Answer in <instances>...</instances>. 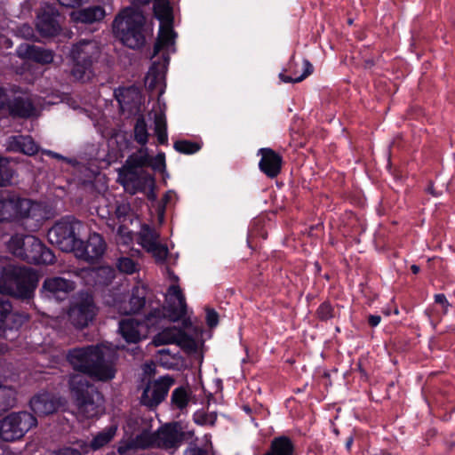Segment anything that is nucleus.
I'll return each instance as SVG.
<instances>
[{"label": "nucleus", "instance_id": "obj_1", "mask_svg": "<svg viewBox=\"0 0 455 455\" xmlns=\"http://www.w3.org/2000/svg\"><path fill=\"white\" fill-rule=\"evenodd\" d=\"M68 359L73 368L93 380L107 382L116 376V368L112 362L105 357L99 346L76 347L68 351Z\"/></svg>", "mask_w": 455, "mask_h": 455}, {"label": "nucleus", "instance_id": "obj_2", "mask_svg": "<svg viewBox=\"0 0 455 455\" xmlns=\"http://www.w3.org/2000/svg\"><path fill=\"white\" fill-rule=\"evenodd\" d=\"M38 275L30 267L8 265L0 274V293L28 303L34 297Z\"/></svg>", "mask_w": 455, "mask_h": 455}, {"label": "nucleus", "instance_id": "obj_3", "mask_svg": "<svg viewBox=\"0 0 455 455\" xmlns=\"http://www.w3.org/2000/svg\"><path fill=\"white\" fill-rule=\"evenodd\" d=\"M146 17L140 9L127 7L113 21L116 37L131 49H140L146 44Z\"/></svg>", "mask_w": 455, "mask_h": 455}, {"label": "nucleus", "instance_id": "obj_4", "mask_svg": "<svg viewBox=\"0 0 455 455\" xmlns=\"http://www.w3.org/2000/svg\"><path fill=\"white\" fill-rule=\"evenodd\" d=\"M89 233L86 223L79 220L72 215L61 217L49 229L48 240L60 250L66 252H76V249L82 244Z\"/></svg>", "mask_w": 455, "mask_h": 455}, {"label": "nucleus", "instance_id": "obj_5", "mask_svg": "<svg viewBox=\"0 0 455 455\" xmlns=\"http://www.w3.org/2000/svg\"><path fill=\"white\" fill-rule=\"evenodd\" d=\"M7 248L15 257L34 265H52L55 255L40 239L31 235L15 234L7 243Z\"/></svg>", "mask_w": 455, "mask_h": 455}, {"label": "nucleus", "instance_id": "obj_6", "mask_svg": "<svg viewBox=\"0 0 455 455\" xmlns=\"http://www.w3.org/2000/svg\"><path fill=\"white\" fill-rule=\"evenodd\" d=\"M69 388L79 411L87 419L98 417L104 404L102 394L84 375H73L69 379Z\"/></svg>", "mask_w": 455, "mask_h": 455}, {"label": "nucleus", "instance_id": "obj_7", "mask_svg": "<svg viewBox=\"0 0 455 455\" xmlns=\"http://www.w3.org/2000/svg\"><path fill=\"white\" fill-rule=\"evenodd\" d=\"M100 55V50L95 42L82 40L74 44L70 52L71 76L74 79L90 81L95 76L93 64L98 61Z\"/></svg>", "mask_w": 455, "mask_h": 455}, {"label": "nucleus", "instance_id": "obj_8", "mask_svg": "<svg viewBox=\"0 0 455 455\" xmlns=\"http://www.w3.org/2000/svg\"><path fill=\"white\" fill-rule=\"evenodd\" d=\"M160 312L151 310L143 317H127L119 322V332L127 343H138L159 329Z\"/></svg>", "mask_w": 455, "mask_h": 455}, {"label": "nucleus", "instance_id": "obj_9", "mask_svg": "<svg viewBox=\"0 0 455 455\" xmlns=\"http://www.w3.org/2000/svg\"><path fill=\"white\" fill-rule=\"evenodd\" d=\"M36 425L37 419L30 412H12L0 420V438L4 442L20 440Z\"/></svg>", "mask_w": 455, "mask_h": 455}, {"label": "nucleus", "instance_id": "obj_10", "mask_svg": "<svg viewBox=\"0 0 455 455\" xmlns=\"http://www.w3.org/2000/svg\"><path fill=\"white\" fill-rule=\"evenodd\" d=\"M97 313L93 296L89 292H82L70 304L68 319L76 329L83 330L93 322Z\"/></svg>", "mask_w": 455, "mask_h": 455}, {"label": "nucleus", "instance_id": "obj_11", "mask_svg": "<svg viewBox=\"0 0 455 455\" xmlns=\"http://www.w3.org/2000/svg\"><path fill=\"white\" fill-rule=\"evenodd\" d=\"M32 202L10 189L0 190V216L6 220H21L30 217Z\"/></svg>", "mask_w": 455, "mask_h": 455}, {"label": "nucleus", "instance_id": "obj_12", "mask_svg": "<svg viewBox=\"0 0 455 455\" xmlns=\"http://www.w3.org/2000/svg\"><path fill=\"white\" fill-rule=\"evenodd\" d=\"M194 431H184L182 425L179 421H172L162 425L156 430V448L170 451L171 453L176 451L185 440L191 438Z\"/></svg>", "mask_w": 455, "mask_h": 455}, {"label": "nucleus", "instance_id": "obj_13", "mask_svg": "<svg viewBox=\"0 0 455 455\" xmlns=\"http://www.w3.org/2000/svg\"><path fill=\"white\" fill-rule=\"evenodd\" d=\"M63 17L54 4H45L36 16V28L42 37H54L61 31Z\"/></svg>", "mask_w": 455, "mask_h": 455}, {"label": "nucleus", "instance_id": "obj_14", "mask_svg": "<svg viewBox=\"0 0 455 455\" xmlns=\"http://www.w3.org/2000/svg\"><path fill=\"white\" fill-rule=\"evenodd\" d=\"M76 288L74 281L60 276L46 277L39 290V297L46 301L65 300Z\"/></svg>", "mask_w": 455, "mask_h": 455}, {"label": "nucleus", "instance_id": "obj_15", "mask_svg": "<svg viewBox=\"0 0 455 455\" xmlns=\"http://www.w3.org/2000/svg\"><path fill=\"white\" fill-rule=\"evenodd\" d=\"M106 249L107 243L103 236L89 229L87 236L82 239V244L76 249V256L86 262L93 263L104 255Z\"/></svg>", "mask_w": 455, "mask_h": 455}, {"label": "nucleus", "instance_id": "obj_16", "mask_svg": "<svg viewBox=\"0 0 455 455\" xmlns=\"http://www.w3.org/2000/svg\"><path fill=\"white\" fill-rule=\"evenodd\" d=\"M3 110L7 111L13 119H29L36 116V108L28 96L8 94L6 105Z\"/></svg>", "mask_w": 455, "mask_h": 455}, {"label": "nucleus", "instance_id": "obj_17", "mask_svg": "<svg viewBox=\"0 0 455 455\" xmlns=\"http://www.w3.org/2000/svg\"><path fill=\"white\" fill-rule=\"evenodd\" d=\"M260 156L259 169L269 179L276 178L282 171L283 156L270 148H261L258 150Z\"/></svg>", "mask_w": 455, "mask_h": 455}, {"label": "nucleus", "instance_id": "obj_18", "mask_svg": "<svg viewBox=\"0 0 455 455\" xmlns=\"http://www.w3.org/2000/svg\"><path fill=\"white\" fill-rule=\"evenodd\" d=\"M172 384L173 380L170 377H164L156 380L152 389L147 386L141 395L143 404L150 408L159 405L167 396Z\"/></svg>", "mask_w": 455, "mask_h": 455}, {"label": "nucleus", "instance_id": "obj_19", "mask_svg": "<svg viewBox=\"0 0 455 455\" xmlns=\"http://www.w3.org/2000/svg\"><path fill=\"white\" fill-rule=\"evenodd\" d=\"M7 149L26 156H35L39 151V146L29 135H12L8 139Z\"/></svg>", "mask_w": 455, "mask_h": 455}, {"label": "nucleus", "instance_id": "obj_20", "mask_svg": "<svg viewBox=\"0 0 455 455\" xmlns=\"http://www.w3.org/2000/svg\"><path fill=\"white\" fill-rule=\"evenodd\" d=\"M30 408L38 416L54 413L59 408L58 400L49 393L33 396L29 402Z\"/></svg>", "mask_w": 455, "mask_h": 455}, {"label": "nucleus", "instance_id": "obj_21", "mask_svg": "<svg viewBox=\"0 0 455 455\" xmlns=\"http://www.w3.org/2000/svg\"><path fill=\"white\" fill-rule=\"evenodd\" d=\"M116 426H108L94 435L90 443L80 441L77 442V446L83 449L84 453H89L91 451H98L113 440L116 434Z\"/></svg>", "mask_w": 455, "mask_h": 455}, {"label": "nucleus", "instance_id": "obj_22", "mask_svg": "<svg viewBox=\"0 0 455 455\" xmlns=\"http://www.w3.org/2000/svg\"><path fill=\"white\" fill-rule=\"evenodd\" d=\"M124 186L126 189H131L132 194H136L137 192H145L150 187H156V180L153 174L147 172H136L135 175L126 173Z\"/></svg>", "mask_w": 455, "mask_h": 455}, {"label": "nucleus", "instance_id": "obj_23", "mask_svg": "<svg viewBox=\"0 0 455 455\" xmlns=\"http://www.w3.org/2000/svg\"><path fill=\"white\" fill-rule=\"evenodd\" d=\"M153 310H158L160 312L159 328L161 327L162 322L167 318L172 322H177L183 318L187 314V303L179 302L172 300V298L167 299L166 306L160 308H154Z\"/></svg>", "mask_w": 455, "mask_h": 455}, {"label": "nucleus", "instance_id": "obj_24", "mask_svg": "<svg viewBox=\"0 0 455 455\" xmlns=\"http://www.w3.org/2000/svg\"><path fill=\"white\" fill-rule=\"evenodd\" d=\"M148 150V148L141 147L127 157L124 168L128 175H135L139 168L148 167L150 156Z\"/></svg>", "mask_w": 455, "mask_h": 455}, {"label": "nucleus", "instance_id": "obj_25", "mask_svg": "<svg viewBox=\"0 0 455 455\" xmlns=\"http://www.w3.org/2000/svg\"><path fill=\"white\" fill-rule=\"evenodd\" d=\"M105 15L106 12L102 6L92 5L74 12L72 18L76 22L92 24L102 20Z\"/></svg>", "mask_w": 455, "mask_h": 455}, {"label": "nucleus", "instance_id": "obj_26", "mask_svg": "<svg viewBox=\"0 0 455 455\" xmlns=\"http://www.w3.org/2000/svg\"><path fill=\"white\" fill-rule=\"evenodd\" d=\"M295 445L287 435H280L272 439L268 450L263 455H293Z\"/></svg>", "mask_w": 455, "mask_h": 455}, {"label": "nucleus", "instance_id": "obj_27", "mask_svg": "<svg viewBox=\"0 0 455 455\" xmlns=\"http://www.w3.org/2000/svg\"><path fill=\"white\" fill-rule=\"evenodd\" d=\"M148 289L145 285H134L128 301V314H138L147 303Z\"/></svg>", "mask_w": 455, "mask_h": 455}, {"label": "nucleus", "instance_id": "obj_28", "mask_svg": "<svg viewBox=\"0 0 455 455\" xmlns=\"http://www.w3.org/2000/svg\"><path fill=\"white\" fill-rule=\"evenodd\" d=\"M173 23L169 25H160L158 37L153 47L151 58L156 57L164 48L174 43L175 32L173 30Z\"/></svg>", "mask_w": 455, "mask_h": 455}, {"label": "nucleus", "instance_id": "obj_29", "mask_svg": "<svg viewBox=\"0 0 455 455\" xmlns=\"http://www.w3.org/2000/svg\"><path fill=\"white\" fill-rule=\"evenodd\" d=\"M153 12L156 19L160 21V25H169L173 23V12L169 0H154Z\"/></svg>", "mask_w": 455, "mask_h": 455}, {"label": "nucleus", "instance_id": "obj_30", "mask_svg": "<svg viewBox=\"0 0 455 455\" xmlns=\"http://www.w3.org/2000/svg\"><path fill=\"white\" fill-rule=\"evenodd\" d=\"M24 57L41 64H49L53 60L52 52L36 45H27Z\"/></svg>", "mask_w": 455, "mask_h": 455}, {"label": "nucleus", "instance_id": "obj_31", "mask_svg": "<svg viewBox=\"0 0 455 455\" xmlns=\"http://www.w3.org/2000/svg\"><path fill=\"white\" fill-rule=\"evenodd\" d=\"M137 449H148L156 447V431L152 433L150 427H144L141 431L132 438Z\"/></svg>", "mask_w": 455, "mask_h": 455}, {"label": "nucleus", "instance_id": "obj_32", "mask_svg": "<svg viewBox=\"0 0 455 455\" xmlns=\"http://www.w3.org/2000/svg\"><path fill=\"white\" fill-rule=\"evenodd\" d=\"M170 57L168 54L163 55V63L158 61H154L149 68L146 83L148 84V87L149 90H154L158 80L164 72V69L166 68L169 64Z\"/></svg>", "mask_w": 455, "mask_h": 455}, {"label": "nucleus", "instance_id": "obj_33", "mask_svg": "<svg viewBox=\"0 0 455 455\" xmlns=\"http://www.w3.org/2000/svg\"><path fill=\"white\" fill-rule=\"evenodd\" d=\"M191 392L188 387L180 386L176 387L171 395L172 405L180 411H183L188 405Z\"/></svg>", "mask_w": 455, "mask_h": 455}, {"label": "nucleus", "instance_id": "obj_34", "mask_svg": "<svg viewBox=\"0 0 455 455\" xmlns=\"http://www.w3.org/2000/svg\"><path fill=\"white\" fill-rule=\"evenodd\" d=\"M116 277V269L110 266H101L93 270L95 283L108 286Z\"/></svg>", "mask_w": 455, "mask_h": 455}, {"label": "nucleus", "instance_id": "obj_35", "mask_svg": "<svg viewBox=\"0 0 455 455\" xmlns=\"http://www.w3.org/2000/svg\"><path fill=\"white\" fill-rule=\"evenodd\" d=\"M134 140L141 147H146L148 142L149 133L148 124L143 116H140L135 122L133 128Z\"/></svg>", "mask_w": 455, "mask_h": 455}, {"label": "nucleus", "instance_id": "obj_36", "mask_svg": "<svg viewBox=\"0 0 455 455\" xmlns=\"http://www.w3.org/2000/svg\"><path fill=\"white\" fill-rule=\"evenodd\" d=\"M176 339V344L180 346L186 353H196L198 345L193 336L189 335L185 331L179 329Z\"/></svg>", "mask_w": 455, "mask_h": 455}, {"label": "nucleus", "instance_id": "obj_37", "mask_svg": "<svg viewBox=\"0 0 455 455\" xmlns=\"http://www.w3.org/2000/svg\"><path fill=\"white\" fill-rule=\"evenodd\" d=\"M140 243L146 251L157 243L159 235L149 225L144 224L140 232Z\"/></svg>", "mask_w": 455, "mask_h": 455}, {"label": "nucleus", "instance_id": "obj_38", "mask_svg": "<svg viewBox=\"0 0 455 455\" xmlns=\"http://www.w3.org/2000/svg\"><path fill=\"white\" fill-rule=\"evenodd\" d=\"M16 403L15 392L12 388L0 385V416L14 406Z\"/></svg>", "mask_w": 455, "mask_h": 455}, {"label": "nucleus", "instance_id": "obj_39", "mask_svg": "<svg viewBox=\"0 0 455 455\" xmlns=\"http://www.w3.org/2000/svg\"><path fill=\"white\" fill-rule=\"evenodd\" d=\"M314 71V67L308 60H303V72L299 76L279 74V78L283 83H299L310 76Z\"/></svg>", "mask_w": 455, "mask_h": 455}, {"label": "nucleus", "instance_id": "obj_40", "mask_svg": "<svg viewBox=\"0 0 455 455\" xmlns=\"http://www.w3.org/2000/svg\"><path fill=\"white\" fill-rule=\"evenodd\" d=\"M179 329H165L163 331L157 333L153 338V344L156 347L166 345V344H176L177 332Z\"/></svg>", "mask_w": 455, "mask_h": 455}, {"label": "nucleus", "instance_id": "obj_41", "mask_svg": "<svg viewBox=\"0 0 455 455\" xmlns=\"http://www.w3.org/2000/svg\"><path fill=\"white\" fill-rule=\"evenodd\" d=\"M315 316L321 322H328L335 317V309L330 300H324L318 306Z\"/></svg>", "mask_w": 455, "mask_h": 455}, {"label": "nucleus", "instance_id": "obj_42", "mask_svg": "<svg viewBox=\"0 0 455 455\" xmlns=\"http://www.w3.org/2000/svg\"><path fill=\"white\" fill-rule=\"evenodd\" d=\"M174 149L184 155H192L200 150L201 146L197 142L188 140H180L174 142Z\"/></svg>", "mask_w": 455, "mask_h": 455}, {"label": "nucleus", "instance_id": "obj_43", "mask_svg": "<svg viewBox=\"0 0 455 455\" xmlns=\"http://www.w3.org/2000/svg\"><path fill=\"white\" fill-rule=\"evenodd\" d=\"M13 170L6 158L0 156V187H5L11 183Z\"/></svg>", "mask_w": 455, "mask_h": 455}, {"label": "nucleus", "instance_id": "obj_44", "mask_svg": "<svg viewBox=\"0 0 455 455\" xmlns=\"http://www.w3.org/2000/svg\"><path fill=\"white\" fill-rule=\"evenodd\" d=\"M193 420L196 425L205 426L211 425L213 426L217 420L216 413H206L203 411H196L193 414Z\"/></svg>", "mask_w": 455, "mask_h": 455}, {"label": "nucleus", "instance_id": "obj_45", "mask_svg": "<svg viewBox=\"0 0 455 455\" xmlns=\"http://www.w3.org/2000/svg\"><path fill=\"white\" fill-rule=\"evenodd\" d=\"M147 251L152 254L157 263H164L169 253L167 246L159 243L148 248Z\"/></svg>", "mask_w": 455, "mask_h": 455}, {"label": "nucleus", "instance_id": "obj_46", "mask_svg": "<svg viewBox=\"0 0 455 455\" xmlns=\"http://www.w3.org/2000/svg\"><path fill=\"white\" fill-rule=\"evenodd\" d=\"M12 312V306L9 299H0V330L7 328L6 320Z\"/></svg>", "mask_w": 455, "mask_h": 455}, {"label": "nucleus", "instance_id": "obj_47", "mask_svg": "<svg viewBox=\"0 0 455 455\" xmlns=\"http://www.w3.org/2000/svg\"><path fill=\"white\" fill-rule=\"evenodd\" d=\"M148 167H151L155 172L164 173L166 172L164 152L160 151L155 157L150 156V164H148Z\"/></svg>", "mask_w": 455, "mask_h": 455}, {"label": "nucleus", "instance_id": "obj_48", "mask_svg": "<svg viewBox=\"0 0 455 455\" xmlns=\"http://www.w3.org/2000/svg\"><path fill=\"white\" fill-rule=\"evenodd\" d=\"M154 132L155 134H163L167 132V121L164 112H158L154 116Z\"/></svg>", "mask_w": 455, "mask_h": 455}, {"label": "nucleus", "instance_id": "obj_49", "mask_svg": "<svg viewBox=\"0 0 455 455\" xmlns=\"http://www.w3.org/2000/svg\"><path fill=\"white\" fill-rule=\"evenodd\" d=\"M117 267L120 272L133 274L136 271V263L131 258L123 257L118 259Z\"/></svg>", "mask_w": 455, "mask_h": 455}, {"label": "nucleus", "instance_id": "obj_50", "mask_svg": "<svg viewBox=\"0 0 455 455\" xmlns=\"http://www.w3.org/2000/svg\"><path fill=\"white\" fill-rule=\"evenodd\" d=\"M168 292H169L170 298H172V300L186 303L185 296L183 295L182 291L180 290V286L171 285L168 289Z\"/></svg>", "mask_w": 455, "mask_h": 455}, {"label": "nucleus", "instance_id": "obj_51", "mask_svg": "<svg viewBox=\"0 0 455 455\" xmlns=\"http://www.w3.org/2000/svg\"><path fill=\"white\" fill-rule=\"evenodd\" d=\"M206 323L210 328H214L219 323V314L213 308L206 309Z\"/></svg>", "mask_w": 455, "mask_h": 455}, {"label": "nucleus", "instance_id": "obj_52", "mask_svg": "<svg viewBox=\"0 0 455 455\" xmlns=\"http://www.w3.org/2000/svg\"><path fill=\"white\" fill-rule=\"evenodd\" d=\"M133 450H137V448H136V446L134 444V442H133L132 438H131L128 441L120 443V444L117 447V452L120 455H126L131 451H133Z\"/></svg>", "mask_w": 455, "mask_h": 455}, {"label": "nucleus", "instance_id": "obj_53", "mask_svg": "<svg viewBox=\"0 0 455 455\" xmlns=\"http://www.w3.org/2000/svg\"><path fill=\"white\" fill-rule=\"evenodd\" d=\"M434 299L435 303L442 306L443 309V314L446 315L448 313L449 307H451L446 296L443 293H436L434 296Z\"/></svg>", "mask_w": 455, "mask_h": 455}, {"label": "nucleus", "instance_id": "obj_54", "mask_svg": "<svg viewBox=\"0 0 455 455\" xmlns=\"http://www.w3.org/2000/svg\"><path fill=\"white\" fill-rule=\"evenodd\" d=\"M83 449H81L79 446L78 448H73V447H64L62 449H60L56 455H84Z\"/></svg>", "mask_w": 455, "mask_h": 455}, {"label": "nucleus", "instance_id": "obj_55", "mask_svg": "<svg viewBox=\"0 0 455 455\" xmlns=\"http://www.w3.org/2000/svg\"><path fill=\"white\" fill-rule=\"evenodd\" d=\"M184 455H208V453L204 448L189 446L184 451Z\"/></svg>", "mask_w": 455, "mask_h": 455}, {"label": "nucleus", "instance_id": "obj_56", "mask_svg": "<svg viewBox=\"0 0 455 455\" xmlns=\"http://www.w3.org/2000/svg\"><path fill=\"white\" fill-rule=\"evenodd\" d=\"M10 90L6 87L0 85V110H3L4 105H6V101L8 100V94Z\"/></svg>", "mask_w": 455, "mask_h": 455}, {"label": "nucleus", "instance_id": "obj_57", "mask_svg": "<svg viewBox=\"0 0 455 455\" xmlns=\"http://www.w3.org/2000/svg\"><path fill=\"white\" fill-rule=\"evenodd\" d=\"M44 155L46 156H49L52 158H55V159H58V160H61V161H64L68 164H71L73 161L66 156H61L60 154L59 153H56V152H53V151H51V150H44L43 152Z\"/></svg>", "mask_w": 455, "mask_h": 455}, {"label": "nucleus", "instance_id": "obj_58", "mask_svg": "<svg viewBox=\"0 0 455 455\" xmlns=\"http://www.w3.org/2000/svg\"><path fill=\"white\" fill-rule=\"evenodd\" d=\"M59 4L65 7H75L80 5L84 0H57Z\"/></svg>", "mask_w": 455, "mask_h": 455}, {"label": "nucleus", "instance_id": "obj_59", "mask_svg": "<svg viewBox=\"0 0 455 455\" xmlns=\"http://www.w3.org/2000/svg\"><path fill=\"white\" fill-rule=\"evenodd\" d=\"M381 321V316L379 315H370L368 316V324L371 327H376L379 324Z\"/></svg>", "mask_w": 455, "mask_h": 455}, {"label": "nucleus", "instance_id": "obj_60", "mask_svg": "<svg viewBox=\"0 0 455 455\" xmlns=\"http://www.w3.org/2000/svg\"><path fill=\"white\" fill-rule=\"evenodd\" d=\"M128 210H129V208L125 205H118L116 207V214L117 218L118 219H121V218L125 219Z\"/></svg>", "mask_w": 455, "mask_h": 455}, {"label": "nucleus", "instance_id": "obj_61", "mask_svg": "<svg viewBox=\"0 0 455 455\" xmlns=\"http://www.w3.org/2000/svg\"><path fill=\"white\" fill-rule=\"evenodd\" d=\"M157 142L160 145H168V133L156 134Z\"/></svg>", "mask_w": 455, "mask_h": 455}, {"label": "nucleus", "instance_id": "obj_62", "mask_svg": "<svg viewBox=\"0 0 455 455\" xmlns=\"http://www.w3.org/2000/svg\"><path fill=\"white\" fill-rule=\"evenodd\" d=\"M353 443H354V435L351 434L349 436L347 437L346 442H345V447L348 452L351 451Z\"/></svg>", "mask_w": 455, "mask_h": 455}, {"label": "nucleus", "instance_id": "obj_63", "mask_svg": "<svg viewBox=\"0 0 455 455\" xmlns=\"http://www.w3.org/2000/svg\"><path fill=\"white\" fill-rule=\"evenodd\" d=\"M147 197L149 201H156L157 198L156 194L155 193V187H150L149 191L147 194Z\"/></svg>", "mask_w": 455, "mask_h": 455}, {"label": "nucleus", "instance_id": "obj_64", "mask_svg": "<svg viewBox=\"0 0 455 455\" xmlns=\"http://www.w3.org/2000/svg\"><path fill=\"white\" fill-rule=\"evenodd\" d=\"M171 197H172V196H171V191H168V192H166V193L164 195L163 199H162V200H163V202H164L163 209H164L165 204H168V203L170 202Z\"/></svg>", "mask_w": 455, "mask_h": 455}]
</instances>
